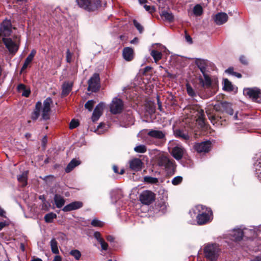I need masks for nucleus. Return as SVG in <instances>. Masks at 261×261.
<instances>
[{"instance_id": "nucleus-1", "label": "nucleus", "mask_w": 261, "mask_h": 261, "mask_svg": "<svg viewBox=\"0 0 261 261\" xmlns=\"http://www.w3.org/2000/svg\"><path fill=\"white\" fill-rule=\"evenodd\" d=\"M214 109L215 113H207V115L211 123L217 126H225L228 124V118L225 115V113L230 116L234 113L232 104L226 101L215 105Z\"/></svg>"}, {"instance_id": "nucleus-2", "label": "nucleus", "mask_w": 261, "mask_h": 261, "mask_svg": "<svg viewBox=\"0 0 261 261\" xmlns=\"http://www.w3.org/2000/svg\"><path fill=\"white\" fill-rule=\"evenodd\" d=\"M53 102L50 97H47L43 101L42 108V102L40 101H37L35 105V107L31 114V118L33 121H36L39 117L41 110H42L41 119L47 120L50 118V112L51 111L50 105Z\"/></svg>"}, {"instance_id": "nucleus-3", "label": "nucleus", "mask_w": 261, "mask_h": 261, "mask_svg": "<svg viewBox=\"0 0 261 261\" xmlns=\"http://www.w3.org/2000/svg\"><path fill=\"white\" fill-rule=\"evenodd\" d=\"M196 207L198 211V214L196 216V221L198 225H204L212 220L213 212L211 208L207 207L202 205H198Z\"/></svg>"}, {"instance_id": "nucleus-4", "label": "nucleus", "mask_w": 261, "mask_h": 261, "mask_svg": "<svg viewBox=\"0 0 261 261\" xmlns=\"http://www.w3.org/2000/svg\"><path fill=\"white\" fill-rule=\"evenodd\" d=\"M78 7L86 12H96L102 6L101 0H76Z\"/></svg>"}, {"instance_id": "nucleus-5", "label": "nucleus", "mask_w": 261, "mask_h": 261, "mask_svg": "<svg viewBox=\"0 0 261 261\" xmlns=\"http://www.w3.org/2000/svg\"><path fill=\"white\" fill-rule=\"evenodd\" d=\"M243 94L252 101L261 103V90L257 87L246 88L243 90Z\"/></svg>"}, {"instance_id": "nucleus-6", "label": "nucleus", "mask_w": 261, "mask_h": 261, "mask_svg": "<svg viewBox=\"0 0 261 261\" xmlns=\"http://www.w3.org/2000/svg\"><path fill=\"white\" fill-rule=\"evenodd\" d=\"M88 90L92 92H96L99 91L100 86L99 74L97 73H94L88 81Z\"/></svg>"}, {"instance_id": "nucleus-7", "label": "nucleus", "mask_w": 261, "mask_h": 261, "mask_svg": "<svg viewBox=\"0 0 261 261\" xmlns=\"http://www.w3.org/2000/svg\"><path fill=\"white\" fill-rule=\"evenodd\" d=\"M123 108L124 103L122 99L117 97L113 98L110 106V112L113 114L121 113Z\"/></svg>"}, {"instance_id": "nucleus-8", "label": "nucleus", "mask_w": 261, "mask_h": 261, "mask_svg": "<svg viewBox=\"0 0 261 261\" xmlns=\"http://www.w3.org/2000/svg\"><path fill=\"white\" fill-rule=\"evenodd\" d=\"M205 257L211 260H216L218 257V250L216 247L213 245H208L204 248Z\"/></svg>"}, {"instance_id": "nucleus-9", "label": "nucleus", "mask_w": 261, "mask_h": 261, "mask_svg": "<svg viewBox=\"0 0 261 261\" xmlns=\"http://www.w3.org/2000/svg\"><path fill=\"white\" fill-rule=\"evenodd\" d=\"M139 198L143 204L149 205L155 200V195L152 191L145 190L140 194Z\"/></svg>"}, {"instance_id": "nucleus-10", "label": "nucleus", "mask_w": 261, "mask_h": 261, "mask_svg": "<svg viewBox=\"0 0 261 261\" xmlns=\"http://www.w3.org/2000/svg\"><path fill=\"white\" fill-rule=\"evenodd\" d=\"M12 33V23L10 20H5L0 25V37L6 38Z\"/></svg>"}, {"instance_id": "nucleus-11", "label": "nucleus", "mask_w": 261, "mask_h": 261, "mask_svg": "<svg viewBox=\"0 0 261 261\" xmlns=\"http://www.w3.org/2000/svg\"><path fill=\"white\" fill-rule=\"evenodd\" d=\"M3 42L10 53L13 55H15L19 48V44L15 43L10 38H3Z\"/></svg>"}, {"instance_id": "nucleus-12", "label": "nucleus", "mask_w": 261, "mask_h": 261, "mask_svg": "<svg viewBox=\"0 0 261 261\" xmlns=\"http://www.w3.org/2000/svg\"><path fill=\"white\" fill-rule=\"evenodd\" d=\"M211 147V142L209 141L196 143L194 146V149L198 153H206L210 151Z\"/></svg>"}, {"instance_id": "nucleus-13", "label": "nucleus", "mask_w": 261, "mask_h": 261, "mask_svg": "<svg viewBox=\"0 0 261 261\" xmlns=\"http://www.w3.org/2000/svg\"><path fill=\"white\" fill-rule=\"evenodd\" d=\"M204 111L201 109L197 110L195 117L198 125L202 129H206L207 125L205 123Z\"/></svg>"}, {"instance_id": "nucleus-14", "label": "nucleus", "mask_w": 261, "mask_h": 261, "mask_svg": "<svg viewBox=\"0 0 261 261\" xmlns=\"http://www.w3.org/2000/svg\"><path fill=\"white\" fill-rule=\"evenodd\" d=\"M229 236L232 241L239 242L243 239L244 232L240 228H234L229 231Z\"/></svg>"}, {"instance_id": "nucleus-15", "label": "nucleus", "mask_w": 261, "mask_h": 261, "mask_svg": "<svg viewBox=\"0 0 261 261\" xmlns=\"http://www.w3.org/2000/svg\"><path fill=\"white\" fill-rule=\"evenodd\" d=\"M143 163L139 158H134L129 162V166L131 170L138 172L143 168Z\"/></svg>"}, {"instance_id": "nucleus-16", "label": "nucleus", "mask_w": 261, "mask_h": 261, "mask_svg": "<svg viewBox=\"0 0 261 261\" xmlns=\"http://www.w3.org/2000/svg\"><path fill=\"white\" fill-rule=\"evenodd\" d=\"M103 104L102 102L98 104L94 109L92 113L91 119L93 122H95L98 120L102 113Z\"/></svg>"}, {"instance_id": "nucleus-17", "label": "nucleus", "mask_w": 261, "mask_h": 261, "mask_svg": "<svg viewBox=\"0 0 261 261\" xmlns=\"http://www.w3.org/2000/svg\"><path fill=\"white\" fill-rule=\"evenodd\" d=\"M204 79L201 77L199 78V85L203 89L210 88L212 85V80L209 75L205 73L203 74Z\"/></svg>"}, {"instance_id": "nucleus-18", "label": "nucleus", "mask_w": 261, "mask_h": 261, "mask_svg": "<svg viewBox=\"0 0 261 261\" xmlns=\"http://www.w3.org/2000/svg\"><path fill=\"white\" fill-rule=\"evenodd\" d=\"M228 15L224 12H220L216 14L214 21L218 25H221L225 23L228 20Z\"/></svg>"}, {"instance_id": "nucleus-19", "label": "nucleus", "mask_w": 261, "mask_h": 261, "mask_svg": "<svg viewBox=\"0 0 261 261\" xmlns=\"http://www.w3.org/2000/svg\"><path fill=\"white\" fill-rule=\"evenodd\" d=\"M83 205V203L81 201H74L65 206L62 210L64 212H69L80 208Z\"/></svg>"}, {"instance_id": "nucleus-20", "label": "nucleus", "mask_w": 261, "mask_h": 261, "mask_svg": "<svg viewBox=\"0 0 261 261\" xmlns=\"http://www.w3.org/2000/svg\"><path fill=\"white\" fill-rule=\"evenodd\" d=\"M164 168L168 174L172 175H173L176 170V165L175 161L172 159H170L166 163Z\"/></svg>"}, {"instance_id": "nucleus-21", "label": "nucleus", "mask_w": 261, "mask_h": 261, "mask_svg": "<svg viewBox=\"0 0 261 261\" xmlns=\"http://www.w3.org/2000/svg\"><path fill=\"white\" fill-rule=\"evenodd\" d=\"M72 83L65 82L62 86L61 97H64L67 96L72 90Z\"/></svg>"}, {"instance_id": "nucleus-22", "label": "nucleus", "mask_w": 261, "mask_h": 261, "mask_svg": "<svg viewBox=\"0 0 261 261\" xmlns=\"http://www.w3.org/2000/svg\"><path fill=\"white\" fill-rule=\"evenodd\" d=\"M123 58L127 61H130L134 58V50L129 47H124L123 50Z\"/></svg>"}, {"instance_id": "nucleus-23", "label": "nucleus", "mask_w": 261, "mask_h": 261, "mask_svg": "<svg viewBox=\"0 0 261 261\" xmlns=\"http://www.w3.org/2000/svg\"><path fill=\"white\" fill-rule=\"evenodd\" d=\"M174 135L175 137L185 140H188L190 138L187 132L181 129H176L174 130Z\"/></svg>"}, {"instance_id": "nucleus-24", "label": "nucleus", "mask_w": 261, "mask_h": 261, "mask_svg": "<svg viewBox=\"0 0 261 261\" xmlns=\"http://www.w3.org/2000/svg\"><path fill=\"white\" fill-rule=\"evenodd\" d=\"M147 135L150 137L159 139H163L165 138V134L161 130L151 129L148 132Z\"/></svg>"}, {"instance_id": "nucleus-25", "label": "nucleus", "mask_w": 261, "mask_h": 261, "mask_svg": "<svg viewBox=\"0 0 261 261\" xmlns=\"http://www.w3.org/2000/svg\"><path fill=\"white\" fill-rule=\"evenodd\" d=\"M183 153L182 149L179 147L176 146L172 149V155L177 160H179L182 159Z\"/></svg>"}, {"instance_id": "nucleus-26", "label": "nucleus", "mask_w": 261, "mask_h": 261, "mask_svg": "<svg viewBox=\"0 0 261 261\" xmlns=\"http://www.w3.org/2000/svg\"><path fill=\"white\" fill-rule=\"evenodd\" d=\"M17 90L18 92H22V96L28 97L31 94L30 89H27L26 86L23 84H19L17 87Z\"/></svg>"}, {"instance_id": "nucleus-27", "label": "nucleus", "mask_w": 261, "mask_h": 261, "mask_svg": "<svg viewBox=\"0 0 261 261\" xmlns=\"http://www.w3.org/2000/svg\"><path fill=\"white\" fill-rule=\"evenodd\" d=\"M195 64L202 74L206 73L207 64L204 60L197 59L195 61Z\"/></svg>"}, {"instance_id": "nucleus-28", "label": "nucleus", "mask_w": 261, "mask_h": 261, "mask_svg": "<svg viewBox=\"0 0 261 261\" xmlns=\"http://www.w3.org/2000/svg\"><path fill=\"white\" fill-rule=\"evenodd\" d=\"M81 164V161L76 160L75 159H72L70 163L67 165L66 168H65V172L66 173H69L73 169L79 165Z\"/></svg>"}, {"instance_id": "nucleus-29", "label": "nucleus", "mask_w": 261, "mask_h": 261, "mask_svg": "<svg viewBox=\"0 0 261 261\" xmlns=\"http://www.w3.org/2000/svg\"><path fill=\"white\" fill-rule=\"evenodd\" d=\"M28 173L29 172L28 171H25L21 175L17 176V180L22 184V187H25L28 184Z\"/></svg>"}, {"instance_id": "nucleus-30", "label": "nucleus", "mask_w": 261, "mask_h": 261, "mask_svg": "<svg viewBox=\"0 0 261 261\" xmlns=\"http://www.w3.org/2000/svg\"><path fill=\"white\" fill-rule=\"evenodd\" d=\"M169 160V158L167 155L164 154H160L156 159L158 166L164 167Z\"/></svg>"}, {"instance_id": "nucleus-31", "label": "nucleus", "mask_w": 261, "mask_h": 261, "mask_svg": "<svg viewBox=\"0 0 261 261\" xmlns=\"http://www.w3.org/2000/svg\"><path fill=\"white\" fill-rule=\"evenodd\" d=\"M55 203L57 208H61L65 204L64 198L59 194H55L54 196Z\"/></svg>"}, {"instance_id": "nucleus-32", "label": "nucleus", "mask_w": 261, "mask_h": 261, "mask_svg": "<svg viewBox=\"0 0 261 261\" xmlns=\"http://www.w3.org/2000/svg\"><path fill=\"white\" fill-rule=\"evenodd\" d=\"M160 15L162 18H164L166 21H167L169 22H173L174 20V15L172 13H169L166 11H163L162 12Z\"/></svg>"}, {"instance_id": "nucleus-33", "label": "nucleus", "mask_w": 261, "mask_h": 261, "mask_svg": "<svg viewBox=\"0 0 261 261\" xmlns=\"http://www.w3.org/2000/svg\"><path fill=\"white\" fill-rule=\"evenodd\" d=\"M223 89L224 91L227 92H231L233 90V86L231 82L227 79H223Z\"/></svg>"}, {"instance_id": "nucleus-34", "label": "nucleus", "mask_w": 261, "mask_h": 261, "mask_svg": "<svg viewBox=\"0 0 261 261\" xmlns=\"http://www.w3.org/2000/svg\"><path fill=\"white\" fill-rule=\"evenodd\" d=\"M150 55L153 58L155 63H157L159 61H160L163 56V55L161 51L154 49L151 51Z\"/></svg>"}, {"instance_id": "nucleus-35", "label": "nucleus", "mask_w": 261, "mask_h": 261, "mask_svg": "<svg viewBox=\"0 0 261 261\" xmlns=\"http://www.w3.org/2000/svg\"><path fill=\"white\" fill-rule=\"evenodd\" d=\"M57 215L53 212L46 214L44 216V221L46 223H52L53 222L54 219L57 218Z\"/></svg>"}, {"instance_id": "nucleus-36", "label": "nucleus", "mask_w": 261, "mask_h": 261, "mask_svg": "<svg viewBox=\"0 0 261 261\" xmlns=\"http://www.w3.org/2000/svg\"><path fill=\"white\" fill-rule=\"evenodd\" d=\"M193 12L196 16H199L203 14V10L200 5L197 4L194 7Z\"/></svg>"}, {"instance_id": "nucleus-37", "label": "nucleus", "mask_w": 261, "mask_h": 261, "mask_svg": "<svg viewBox=\"0 0 261 261\" xmlns=\"http://www.w3.org/2000/svg\"><path fill=\"white\" fill-rule=\"evenodd\" d=\"M50 246L51 251L53 253L58 254L59 253L58 247V242L54 238L50 241Z\"/></svg>"}, {"instance_id": "nucleus-38", "label": "nucleus", "mask_w": 261, "mask_h": 261, "mask_svg": "<svg viewBox=\"0 0 261 261\" xmlns=\"http://www.w3.org/2000/svg\"><path fill=\"white\" fill-rule=\"evenodd\" d=\"M69 254L74 257L76 260H79L81 257L82 254L77 249H73L69 252Z\"/></svg>"}, {"instance_id": "nucleus-39", "label": "nucleus", "mask_w": 261, "mask_h": 261, "mask_svg": "<svg viewBox=\"0 0 261 261\" xmlns=\"http://www.w3.org/2000/svg\"><path fill=\"white\" fill-rule=\"evenodd\" d=\"M144 181L149 184H156L159 182V180L156 177L146 176L144 177Z\"/></svg>"}, {"instance_id": "nucleus-40", "label": "nucleus", "mask_w": 261, "mask_h": 261, "mask_svg": "<svg viewBox=\"0 0 261 261\" xmlns=\"http://www.w3.org/2000/svg\"><path fill=\"white\" fill-rule=\"evenodd\" d=\"M134 151L137 153H143L146 152L147 148L144 145H139L134 148Z\"/></svg>"}, {"instance_id": "nucleus-41", "label": "nucleus", "mask_w": 261, "mask_h": 261, "mask_svg": "<svg viewBox=\"0 0 261 261\" xmlns=\"http://www.w3.org/2000/svg\"><path fill=\"white\" fill-rule=\"evenodd\" d=\"M95 101L93 100H89L87 101L85 104V108L89 111H91L93 110L94 105Z\"/></svg>"}, {"instance_id": "nucleus-42", "label": "nucleus", "mask_w": 261, "mask_h": 261, "mask_svg": "<svg viewBox=\"0 0 261 261\" xmlns=\"http://www.w3.org/2000/svg\"><path fill=\"white\" fill-rule=\"evenodd\" d=\"M186 89L187 92L188 94L191 97H195L196 96V93L192 88V87L190 85V84H186Z\"/></svg>"}, {"instance_id": "nucleus-43", "label": "nucleus", "mask_w": 261, "mask_h": 261, "mask_svg": "<svg viewBox=\"0 0 261 261\" xmlns=\"http://www.w3.org/2000/svg\"><path fill=\"white\" fill-rule=\"evenodd\" d=\"M91 224L93 227H102L103 226V223L97 219H94L91 221Z\"/></svg>"}, {"instance_id": "nucleus-44", "label": "nucleus", "mask_w": 261, "mask_h": 261, "mask_svg": "<svg viewBox=\"0 0 261 261\" xmlns=\"http://www.w3.org/2000/svg\"><path fill=\"white\" fill-rule=\"evenodd\" d=\"M133 24L140 34L143 33L144 31V28L140 23L137 21V20L134 19Z\"/></svg>"}, {"instance_id": "nucleus-45", "label": "nucleus", "mask_w": 261, "mask_h": 261, "mask_svg": "<svg viewBox=\"0 0 261 261\" xmlns=\"http://www.w3.org/2000/svg\"><path fill=\"white\" fill-rule=\"evenodd\" d=\"M183 178L180 176H177L172 180V184L174 186L179 185L182 181Z\"/></svg>"}, {"instance_id": "nucleus-46", "label": "nucleus", "mask_w": 261, "mask_h": 261, "mask_svg": "<svg viewBox=\"0 0 261 261\" xmlns=\"http://www.w3.org/2000/svg\"><path fill=\"white\" fill-rule=\"evenodd\" d=\"M80 125V123L77 120L72 119L69 124V128L71 129L77 127Z\"/></svg>"}, {"instance_id": "nucleus-47", "label": "nucleus", "mask_w": 261, "mask_h": 261, "mask_svg": "<svg viewBox=\"0 0 261 261\" xmlns=\"http://www.w3.org/2000/svg\"><path fill=\"white\" fill-rule=\"evenodd\" d=\"M146 111L149 114H152L155 113V108L153 105H148L146 106Z\"/></svg>"}, {"instance_id": "nucleus-48", "label": "nucleus", "mask_w": 261, "mask_h": 261, "mask_svg": "<svg viewBox=\"0 0 261 261\" xmlns=\"http://www.w3.org/2000/svg\"><path fill=\"white\" fill-rule=\"evenodd\" d=\"M113 170L114 171V172L116 173H118V174H119L120 175H122L124 173V169H122L121 170H120V172H119L118 171V167L117 165H113Z\"/></svg>"}, {"instance_id": "nucleus-49", "label": "nucleus", "mask_w": 261, "mask_h": 261, "mask_svg": "<svg viewBox=\"0 0 261 261\" xmlns=\"http://www.w3.org/2000/svg\"><path fill=\"white\" fill-rule=\"evenodd\" d=\"M152 70V67L150 66H146L142 69V74L144 75H147L148 73L150 72Z\"/></svg>"}, {"instance_id": "nucleus-50", "label": "nucleus", "mask_w": 261, "mask_h": 261, "mask_svg": "<svg viewBox=\"0 0 261 261\" xmlns=\"http://www.w3.org/2000/svg\"><path fill=\"white\" fill-rule=\"evenodd\" d=\"M94 238L97 240L98 242L101 241L103 239L101 236V233L99 231H95L94 233Z\"/></svg>"}, {"instance_id": "nucleus-51", "label": "nucleus", "mask_w": 261, "mask_h": 261, "mask_svg": "<svg viewBox=\"0 0 261 261\" xmlns=\"http://www.w3.org/2000/svg\"><path fill=\"white\" fill-rule=\"evenodd\" d=\"M99 243L100 244L102 250H107L108 249V244L105 241L104 239L102 240Z\"/></svg>"}, {"instance_id": "nucleus-52", "label": "nucleus", "mask_w": 261, "mask_h": 261, "mask_svg": "<svg viewBox=\"0 0 261 261\" xmlns=\"http://www.w3.org/2000/svg\"><path fill=\"white\" fill-rule=\"evenodd\" d=\"M36 54V50L34 49H32L30 53V54L27 57L28 59L31 60L33 61L34 57H35Z\"/></svg>"}, {"instance_id": "nucleus-53", "label": "nucleus", "mask_w": 261, "mask_h": 261, "mask_svg": "<svg viewBox=\"0 0 261 261\" xmlns=\"http://www.w3.org/2000/svg\"><path fill=\"white\" fill-rule=\"evenodd\" d=\"M185 38L186 41L189 43L191 44L193 43L192 39L190 35L187 33V31L186 30L185 31Z\"/></svg>"}, {"instance_id": "nucleus-54", "label": "nucleus", "mask_w": 261, "mask_h": 261, "mask_svg": "<svg viewBox=\"0 0 261 261\" xmlns=\"http://www.w3.org/2000/svg\"><path fill=\"white\" fill-rule=\"evenodd\" d=\"M240 61L242 64L244 65H247L248 64L247 60L246 57L244 56H241L240 57Z\"/></svg>"}, {"instance_id": "nucleus-55", "label": "nucleus", "mask_w": 261, "mask_h": 261, "mask_svg": "<svg viewBox=\"0 0 261 261\" xmlns=\"http://www.w3.org/2000/svg\"><path fill=\"white\" fill-rule=\"evenodd\" d=\"M72 55L71 54L69 49L66 51V61L68 63H70L71 60Z\"/></svg>"}, {"instance_id": "nucleus-56", "label": "nucleus", "mask_w": 261, "mask_h": 261, "mask_svg": "<svg viewBox=\"0 0 261 261\" xmlns=\"http://www.w3.org/2000/svg\"><path fill=\"white\" fill-rule=\"evenodd\" d=\"M144 8L147 11H149L150 13L155 11V8L153 7L152 8H151L150 6L145 5L144 6Z\"/></svg>"}, {"instance_id": "nucleus-57", "label": "nucleus", "mask_w": 261, "mask_h": 261, "mask_svg": "<svg viewBox=\"0 0 261 261\" xmlns=\"http://www.w3.org/2000/svg\"><path fill=\"white\" fill-rule=\"evenodd\" d=\"M47 143V137L46 136L43 137L42 139L41 143L42 146L45 147Z\"/></svg>"}, {"instance_id": "nucleus-58", "label": "nucleus", "mask_w": 261, "mask_h": 261, "mask_svg": "<svg viewBox=\"0 0 261 261\" xmlns=\"http://www.w3.org/2000/svg\"><path fill=\"white\" fill-rule=\"evenodd\" d=\"M9 223L7 221L0 222V230H2L5 226H8Z\"/></svg>"}, {"instance_id": "nucleus-59", "label": "nucleus", "mask_w": 261, "mask_h": 261, "mask_svg": "<svg viewBox=\"0 0 261 261\" xmlns=\"http://www.w3.org/2000/svg\"><path fill=\"white\" fill-rule=\"evenodd\" d=\"M225 72L228 73L230 74L233 75L234 71H233V67H229L227 69L225 70Z\"/></svg>"}, {"instance_id": "nucleus-60", "label": "nucleus", "mask_w": 261, "mask_h": 261, "mask_svg": "<svg viewBox=\"0 0 261 261\" xmlns=\"http://www.w3.org/2000/svg\"><path fill=\"white\" fill-rule=\"evenodd\" d=\"M106 239L110 242H113L115 240V238L113 236L109 235L107 237Z\"/></svg>"}, {"instance_id": "nucleus-61", "label": "nucleus", "mask_w": 261, "mask_h": 261, "mask_svg": "<svg viewBox=\"0 0 261 261\" xmlns=\"http://www.w3.org/2000/svg\"><path fill=\"white\" fill-rule=\"evenodd\" d=\"M259 168L260 169H256V170L258 171L257 172L258 178L259 180L261 181V165H259Z\"/></svg>"}, {"instance_id": "nucleus-62", "label": "nucleus", "mask_w": 261, "mask_h": 261, "mask_svg": "<svg viewBox=\"0 0 261 261\" xmlns=\"http://www.w3.org/2000/svg\"><path fill=\"white\" fill-rule=\"evenodd\" d=\"M53 261H62V258L59 255L55 256Z\"/></svg>"}, {"instance_id": "nucleus-63", "label": "nucleus", "mask_w": 261, "mask_h": 261, "mask_svg": "<svg viewBox=\"0 0 261 261\" xmlns=\"http://www.w3.org/2000/svg\"><path fill=\"white\" fill-rule=\"evenodd\" d=\"M28 65H29V64L24 62L23 65L22 67H21V71H22L25 70L27 68Z\"/></svg>"}, {"instance_id": "nucleus-64", "label": "nucleus", "mask_w": 261, "mask_h": 261, "mask_svg": "<svg viewBox=\"0 0 261 261\" xmlns=\"http://www.w3.org/2000/svg\"><path fill=\"white\" fill-rule=\"evenodd\" d=\"M251 261H261V256H256L254 258L252 259Z\"/></svg>"}]
</instances>
